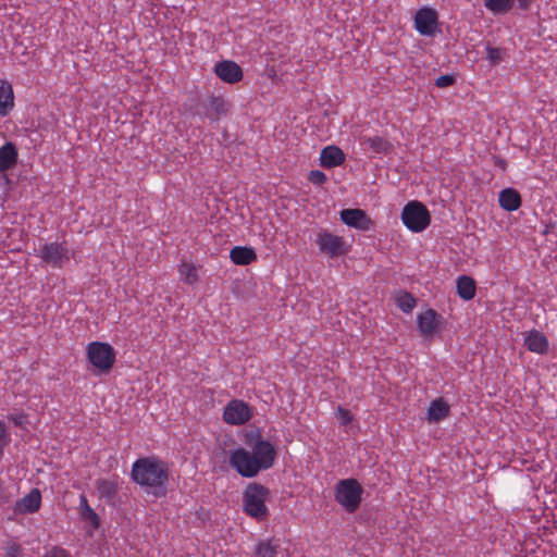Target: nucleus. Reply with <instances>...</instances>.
Here are the masks:
<instances>
[{"label":"nucleus","mask_w":557,"mask_h":557,"mask_svg":"<svg viewBox=\"0 0 557 557\" xmlns=\"http://www.w3.org/2000/svg\"><path fill=\"white\" fill-rule=\"evenodd\" d=\"M131 475L147 494L156 498L166 495L170 470L163 460L154 456L138 458L132 465Z\"/></svg>","instance_id":"f257e3e1"},{"label":"nucleus","mask_w":557,"mask_h":557,"mask_svg":"<svg viewBox=\"0 0 557 557\" xmlns=\"http://www.w3.org/2000/svg\"><path fill=\"white\" fill-rule=\"evenodd\" d=\"M270 497V490L259 483H249L243 493V509L246 515L263 521L268 518L269 510L265 502Z\"/></svg>","instance_id":"f03ea898"},{"label":"nucleus","mask_w":557,"mask_h":557,"mask_svg":"<svg viewBox=\"0 0 557 557\" xmlns=\"http://www.w3.org/2000/svg\"><path fill=\"white\" fill-rule=\"evenodd\" d=\"M335 500L345 508L347 512H355L361 503L363 488L356 479H344L336 483L334 488Z\"/></svg>","instance_id":"7ed1b4c3"},{"label":"nucleus","mask_w":557,"mask_h":557,"mask_svg":"<svg viewBox=\"0 0 557 557\" xmlns=\"http://www.w3.org/2000/svg\"><path fill=\"white\" fill-rule=\"evenodd\" d=\"M404 225L413 233L423 232L431 223L428 208L420 201H409L401 211Z\"/></svg>","instance_id":"20e7f679"},{"label":"nucleus","mask_w":557,"mask_h":557,"mask_svg":"<svg viewBox=\"0 0 557 557\" xmlns=\"http://www.w3.org/2000/svg\"><path fill=\"white\" fill-rule=\"evenodd\" d=\"M86 352L88 361L101 372H109L115 362V351L108 343L91 342Z\"/></svg>","instance_id":"39448f33"},{"label":"nucleus","mask_w":557,"mask_h":557,"mask_svg":"<svg viewBox=\"0 0 557 557\" xmlns=\"http://www.w3.org/2000/svg\"><path fill=\"white\" fill-rule=\"evenodd\" d=\"M249 445L251 447L250 455L257 460L262 471L273 467L277 453L271 442L264 440L260 434H256L251 437Z\"/></svg>","instance_id":"423d86ee"},{"label":"nucleus","mask_w":557,"mask_h":557,"mask_svg":"<svg viewBox=\"0 0 557 557\" xmlns=\"http://www.w3.org/2000/svg\"><path fill=\"white\" fill-rule=\"evenodd\" d=\"M230 466L243 478L251 479L257 476L262 470L250 451L243 447L234 449L230 454Z\"/></svg>","instance_id":"0eeeda50"},{"label":"nucleus","mask_w":557,"mask_h":557,"mask_svg":"<svg viewBox=\"0 0 557 557\" xmlns=\"http://www.w3.org/2000/svg\"><path fill=\"white\" fill-rule=\"evenodd\" d=\"M39 257L52 268L61 269L71 259V253L65 243L53 242L41 247Z\"/></svg>","instance_id":"6e6552de"},{"label":"nucleus","mask_w":557,"mask_h":557,"mask_svg":"<svg viewBox=\"0 0 557 557\" xmlns=\"http://www.w3.org/2000/svg\"><path fill=\"white\" fill-rule=\"evenodd\" d=\"M252 418V410L244 400H231L223 410V420L231 425H242Z\"/></svg>","instance_id":"1a4fd4ad"},{"label":"nucleus","mask_w":557,"mask_h":557,"mask_svg":"<svg viewBox=\"0 0 557 557\" xmlns=\"http://www.w3.org/2000/svg\"><path fill=\"white\" fill-rule=\"evenodd\" d=\"M315 243L319 246L320 251L331 258L339 257L347 252L344 238L327 231L319 232L317 234Z\"/></svg>","instance_id":"9d476101"},{"label":"nucleus","mask_w":557,"mask_h":557,"mask_svg":"<svg viewBox=\"0 0 557 557\" xmlns=\"http://www.w3.org/2000/svg\"><path fill=\"white\" fill-rule=\"evenodd\" d=\"M414 28L422 35L433 37L438 28V14L432 8H422L414 14Z\"/></svg>","instance_id":"9b49d317"},{"label":"nucleus","mask_w":557,"mask_h":557,"mask_svg":"<svg viewBox=\"0 0 557 557\" xmlns=\"http://www.w3.org/2000/svg\"><path fill=\"white\" fill-rule=\"evenodd\" d=\"M339 216L347 226L359 231H369L373 225V221L361 209H343Z\"/></svg>","instance_id":"f8f14e48"},{"label":"nucleus","mask_w":557,"mask_h":557,"mask_svg":"<svg viewBox=\"0 0 557 557\" xmlns=\"http://www.w3.org/2000/svg\"><path fill=\"white\" fill-rule=\"evenodd\" d=\"M214 73L221 81L227 84L240 82L244 75L242 67L231 60L218 62L214 66Z\"/></svg>","instance_id":"ddd939ff"},{"label":"nucleus","mask_w":557,"mask_h":557,"mask_svg":"<svg viewBox=\"0 0 557 557\" xmlns=\"http://www.w3.org/2000/svg\"><path fill=\"white\" fill-rule=\"evenodd\" d=\"M41 505V494L38 488H33L26 496L18 499L13 507L15 515L34 513Z\"/></svg>","instance_id":"4468645a"},{"label":"nucleus","mask_w":557,"mask_h":557,"mask_svg":"<svg viewBox=\"0 0 557 557\" xmlns=\"http://www.w3.org/2000/svg\"><path fill=\"white\" fill-rule=\"evenodd\" d=\"M524 346L531 352L543 355L548 350V339L542 332L532 330L525 333Z\"/></svg>","instance_id":"2eb2a0df"},{"label":"nucleus","mask_w":557,"mask_h":557,"mask_svg":"<svg viewBox=\"0 0 557 557\" xmlns=\"http://www.w3.org/2000/svg\"><path fill=\"white\" fill-rule=\"evenodd\" d=\"M345 153L336 146H327L322 149L320 154V164L323 168L332 169L339 166L345 162Z\"/></svg>","instance_id":"dca6fc26"},{"label":"nucleus","mask_w":557,"mask_h":557,"mask_svg":"<svg viewBox=\"0 0 557 557\" xmlns=\"http://www.w3.org/2000/svg\"><path fill=\"white\" fill-rule=\"evenodd\" d=\"M437 313L433 309H428L418 315V327L425 337L432 336L437 327Z\"/></svg>","instance_id":"f3484780"},{"label":"nucleus","mask_w":557,"mask_h":557,"mask_svg":"<svg viewBox=\"0 0 557 557\" xmlns=\"http://www.w3.org/2000/svg\"><path fill=\"white\" fill-rule=\"evenodd\" d=\"M14 108V91L12 85L0 78V116H7Z\"/></svg>","instance_id":"a211bd4d"},{"label":"nucleus","mask_w":557,"mask_h":557,"mask_svg":"<svg viewBox=\"0 0 557 557\" xmlns=\"http://www.w3.org/2000/svg\"><path fill=\"white\" fill-rule=\"evenodd\" d=\"M257 258V253L251 247L235 246L230 251V259L236 265H248L255 262Z\"/></svg>","instance_id":"6ab92c4d"},{"label":"nucleus","mask_w":557,"mask_h":557,"mask_svg":"<svg viewBox=\"0 0 557 557\" xmlns=\"http://www.w3.org/2000/svg\"><path fill=\"white\" fill-rule=\"evenodd\" d=\"M18 158V152L16 146L8 141L3 146L0 147V173L5 172L12 169Z\"/></svg>","instance_id":"aec40b11"},{"label":"nucleus","mask_w":557,"mask_h":557,"mask_svg":"<svg viewBox=\"0 0 557 557\" xmlns=\"http://www.w3.org/2000/svg\"><path fill=\"white\" fill-rule=\"evenodd\" d=\"M95 487L100 499L111 500L113 499L119 491L116 480L99 478L95 481Z\"/></svg>","instance_id":"412c9836"},{"label":"nucleus","mask_w":557,"mask_h":557,"mask_svg":"<svg viewBox=\"0 0 557 557\" xmlns=\"http://www.w3.org/2000/svg\"><path fill=\"white\" fill-rule=\"evenodd\" d=\"M498 202L506 211H516L521 206V196L513 188H505L499 193Z\"/></svg>","instance_id":"4be33fe9"},{"label":"nucleus","mask_w":557,"mask_h":557,"mask_svg":"<svg viewBox=\"0 0 557 557\" xmlns=\"http://www.w3.org/2000/svg\"><path fill=\"white\" fill-rule=\"evenodd\" d=\"M78 513L81 519L89 522L95 530L100 528V518L88 504L85 494L79 495Z\"/></svg>","instance_id":"5701e85b"},{"label":"nucleus","mask_w":557,"mask_h":557,"mask_svg":"<svg viewBox=\"0 0 557 557\" xmlns=\"http://www.w3.org/2000/svg\"><path fill=\"white\" fill-rule=\"evenodd\" d=\"M449 411L450 408L448 404L442 397L436 398L430 404L428 409V421L440 422L448 417Z\"/></svg>","instance_id":"b1692460"},{"label":"nucleus","mask_w":557,"mask_h":557,"mask_svg":"<svg viewBox=\"0 0 557 557\" xmlns=\"http://www.w3.org/2000/svg\"><path fill=\"white\" fill-rule=\"evenodd\" d=\"M475 281L468 276L461 275L457 278V294L463 300H471L475 296Z\"/></svg>","instance_id":"393cba45"},{"label":"nucleus","mask_w":557,"mask_h":557,"mask_svg":"<svg viewBox=\"0 0 557 557\" xmlns=\"http://www.w3.org/2000/svg\"><path fill=\"white\" fill-rule=\"evenodd\" d=\"M227 112L226 102L222 97H211L208 102L207 115L211 120H219Z\"/></svg>","instance_id":"a878e982"},{"label":"nucleus","mask_w":557,"mask_h":557,"mask_svg":"<svg viewBox=\"0 0 557 557\" xmlns=\"http://www.w3.org/2000/svg\"><path fill=\"white\" fill-rule=\"evenodd\" d=\"M278 552V543L274 540H267L257 544L255 555L256 557H277Z\"/></svg>","instance_id":"bb28decb"},{"label":"nucleus","mask_w":557,"mask_h":557,"mask_svg":"<svg viewBox=\"0 0 557 557\" xmlns=\"http://www.w3.org/2000/svg\"><path fill=\"white\" fill-rule=\"evenodd\" d=\"M483 2L493 14H506L515 4V0H483Z\"/></svg>","instance_id":"cd10ccee"},{"label":"nucleus","mask_w":557,"mask_h":557,"mask_svg":"<svg viewBox=\"0 0 557 557\" xmlns=\"http://www.w3.org/2000/svg\"><path fill=\"white\" fill-rule=\"evenodd\" d=\"M178 272L182 280L187 284H194L198 281L197 269L194 264L183 262L178 265Z\"/></svg>","instance_id":"c85d7f7f"},{"label":"nucleus","mask_w":557,"mask_h":557,"mask_svg":"<svg viewBox=\"0 0 557 557\" xmlns=\"http://www.w3.org/2000/svg\"><path fill=\"white\" fill-rule=\"evenodd\" d=\"M396 302L398 308L406 313L410 312L416 306L413 296L406 292L397 296Z\"/></svg>","instance_id":"c756f323"},{"label":"nucleus","mask_w":557,"mask_h":557,"mask_svg":"<svg viewBox=\"0 0 557 557\" xmlns=\"http://www.w3.org/2000/svg\"><path fill=\"white\" fill-rule=\"evenodd\" d=\"M366 143L376 153L386 152L391 147L389 143L381 136L368 137Z\"/></svg>","instance_id":"7c9ffc66"},{"label":"nucleus","mask_w":557,"mask_h":557,"mask_svg":"<svg viewBox=\"0 0 557 557\" xmlns=\"http://www.w3.org/2000/svg\"><path fill=\"white\" fill-rule=\"evenodd\" d=\"M4 557H23V548L15 542L7 543L4 547Z\"/></svg>","instance_id":"2f4dec72"},{"label":"nucleus","mask_w":557,"mask_h":557,"mask_svg":"<svg viewBox=\"0 0 557 557\" xmlns=\"http://www.w3.org/2000/svg\"><path fill=\"white\" fill-rule=\"evenodd\" d=\"M336 417L339 420V423L344 426L348 425L352 421L351 412L341 406L336 409Z\"/></svg>","instance_id":"473e14b6"},{"label":"nucleus","mask_w":557,"mask_h":557,"mask_svg":"<svg viewBox=\"0 0 557 557\" xmlns=\"http://www.w3.org/2000/svg\"><path fill=\"white\" fill-rule=\"evenodd\" d=\"M308 180L313 185H322L326 182V175L320 170H312L309 172Z\"/></svg>","instance_id":"72a5a7b5"},{"label":"nucleus","mask_w":557,"mask_h":557,"mask_svg":"<svg viewBox=\"0 0 557 557\" xmlns=\"http://www.w3.org/2000/svg\"><path fill=\"white\" fill-rule=\"evenodd\" d=\"M486 58L492 64H497L502 60V50L499 48L487 47L486 48Z\"/></svg>","instance_id":"f704fd0d"},{"label":"nucleus","mask_w":557,"mask_h":557,"mask_svg":"<svg viewBox=\"0 0 557 557\" xmlns=\"http://www.w3.org/2000/svg\"><path fill=\"white\" fill-rule=\"evenodd\" d=\"M455 81H456V78L454 75H450V74L441 75L436 78L435 86L438 88L449 87L455 83Z\"/></svg>","instance_id":"c9c22d12"},{"label":"nucleus","mask_w":557,"mask_h":557,"mask_svg":"<svg viewBox=\"0 0 557 557\" xmlns=\"http://www.w3.org/2000/svg\"><path fill=\"white\" fill-rule=\"evenodd\" d=\"M45 557H71L70 554L61 548V547H53L51 550H49Z\"/></svg>","instance_id":"e433bc0d"},{"label":"nucleus","mask_w":557,"mask_h":557,"mask_svg":"<svg viewBox=\"0 0 557 557\" xmlns=\"http://www.w3.org/2000/svg\"><path fill=\"white\" fill-rule=\"evenodd\" d=\"M533 0H518L519 9L525 11L529 10Z\"/></svg>","instance_id":"4c0bfd02"},{"label":"nucleus","mask_w":557,"mask_h":557,"mask_svg":"<svg viewBox=\"0 0 557 557\" xmlns=\"http://www.w3.org/2000/svg\"><path fill=\"white\" fill-rule=\"evenodd\" d=\"M10 419H11L15 424H20V422L17 421V418L10 417Z\"/></svg>","instance_id":"58836bf2"}]
</instances>
